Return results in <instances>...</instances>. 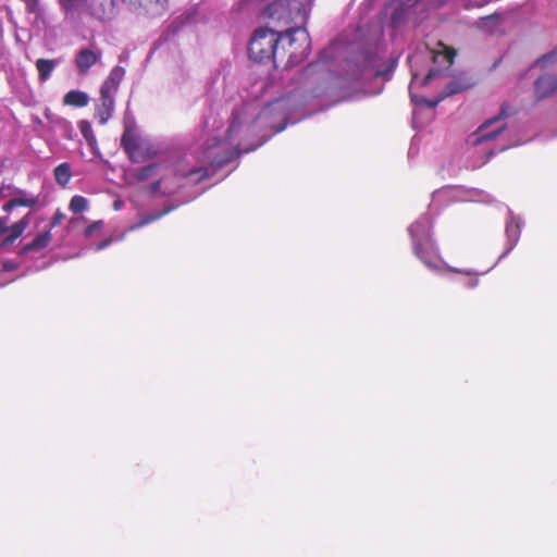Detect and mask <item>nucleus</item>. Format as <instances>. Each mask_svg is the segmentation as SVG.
Wrapping results in <instances>:
<instances>
[{"mask_svg": "<svg viewBox=\"0 0 557 557\" xmlns=\"http://www.w3.org/2000/svg\"><path fill=\"white\" fill-rule=\"evenodd\" d=\"M114 110V98L101 97L96 107V119L100 124H106L112 116Z\"/></svg>", "mask_w": 557, "mask_h": 557, "instance_id": "15", "label": "nucleus"}, {"mask_svg": "<svg viewBox=\"0 0 557 557\" xmlns=\"http://www.w3.org/2000/svg\"><path fill=\"white\" fill-rule=\"evenodd\" d=\"M557 61V50H554L542 58H540L536 63L534 64V67H545L548 64H553Z\"/></svg>", "mask_w": 557, "mask_h": 557, "instance_id": "29", "label": "nucleus"}, {"mask_svg": "<svg viewBox=\"0 0 557 557\" xmlns=\"http://www.w3.org/2000/svg\"><path fill=\"white\" fill-rule=\"evenodd\" d=\"M496 21H497V18L494 16H485L480 20L479 27L482 29H487L488 26L495 24Z\"/></svg>", "mask_w": 557, "mask_h": 557, "instance_id": "32", "label": "nucleus"}, {"mask_svg": "<svg viewBox=\"0 0 557 557\" xmlns=\"http://www.w3.org/2000/svg\"><path fill=\"white\" fill-rule=\"evenodd\" d=\"M23 2L25 3L26 9L29 13L39 14V12H40L39 0H23Z\"/></svg>", "mask_w": 557, "mask_h": 557, "instance_id": "31", "label": "nucleus"}, {"mask_svg": "<svg viewBox=\"0 0 557 557\" xmlns=\"http://www.w3.org/2000/svg\"><path fill=\"white\" fill-rule=\"evenodd\" d=\"M171 210H173L172 207H169L166 208L165 210L163 211H159L157 213H151V214H148L147 216H145L141 221L137 222L136 224L132 225L129 227V231H134L136 228H139L141 226H145L158 219H160L161 216H163L164 214L169 213Z\"/></svg>", "mask_w": 557, "mask_h": 557, "instance_id": "25", "label": "nucleus"}, {"mask_svg": "<svg viewBox=\"0 0 557 557\" xmlns=\"http://www.w3.org/2000/svg\"><path fill=\"white\" fill-rule=\"evenodd\" d=\"M289 102V97H284L270 102L258 114L256 122L271 128H275V133L285 129L287 124L286 104Z\"/></svg>", "mask_w": 557, "mask_h": 557, "instance_id": "9", "label": "nucleus"}, {"mask_svg": "<svg viewBox=\"0 0 557 557\" xmlns=\"http://www.w3.org/2000/svg\"><path fill=\"white\" fill-rule=\"evenodd\" d=\"M61 63L59 59H38L36 61V69L38 71V78L41 83L48 81L54 69Z\"/></svg>", "mask_w": 557, "mask_h": 557, "instance_id": "16", "label": "nucleus"}, {"mask_svg": "<svg viewBox=\"0 0 557 557\" xmlns=\"http://www.w3.org/2000/svg\"><path fill=\"white\" fill-rule=\"evenodd\" d=\"M382 51L379 46L374 51L366 50L358 57V62L351 64V79H361L368 76H382L385 71L382 69Z\"/></svg>", "mask_w": 557, "mask_h": 557, "instance_id": "8", "label": "nucleus"}, {"mask_svg": "<svg viewBox=\"0 0 557 557\" xmlns=\"http://www.w3.org/2000/svg\"><path fill=\"white\" fill-rule=\"evenodd\" d=\"M122 206H123V202H122L121 200H115V201L113 202V208H114V210H116V211H117V210H120V209L122 208Z\"/></svg>", "mask_w": 557, "mask_h": 557, "instance_id": "44", "label": "nucleus"}, {"mask_svg": "<svg viewBox=\"0 0 557 557\" xmlns=\"http://www.w3.org/2000/svg\"><path fill=\"white\" fill-rule=\"evenodd\" d=\"M30 215L32 213H27L23 219H21L18 222H16L10 228L7 230L9 231V235L5 238L8 243H13L23 234V232L30 222Z\"/></svg>", "mask_w": 557, "mask_h": 557, "instance_id": "22", "label": "nucleus"}, {"mask_svg": "<svg viewBox=\"0 0 557 557\" xmlns=\"http://www.w3.org/2000/svg\"><path fill=\"white\" fill-rule=\"evenodd\" d=\"M460 89L461 88L456 83H450L447 86V91H446L445 96H449V95L456 94V92L460 91Z\"/></svg>", "mask_w": 557, "mask_h": 557, "instance_id": "36", "label": "nucleus"}, {"mask_svg": "<svg viewBox=\"0 0 557 557\" xmlns=\"http://www.w3.org/2000/svg\"><path fill=\"white\" fill-rule=\"evenodd\" d=\"M7 222H8L7 218H0V235L4 234L7 232V230H8Z\"/></svg>", "mask_w": 557, "mask_h": 557, "instance_id": "39", "label": "nucleus"}, {"mask_svg": "<svg viewBox=\"0 0 557 557\" xmlns=\"http://www.w3.org/2000/svg\"><path fill=\"white\" fill-rule=\"evenodd\" d=\"M111 243H112V239L107 238V239L100 242L99 244H97L95 247V250H97V251L102 250V249L107 248Z\"/></svg>", "mask_w": 557, "mask_h": 557, "instance_id": "37", "label": "nucleus"}, {"mask_svg": "<svg viewBox=\"0 0 557 557\" xmlns=\"http://www.w3.org/2000/svg\"><path fill=\"white\" fill-rule=\"evenodd\" d=\"M65 219V214L63 212H61L60 210H58L52 220H51V223H50V230L59 224H61L63 222V220Z\"/></svg>", "mask_w": 557, "mask_h": 557, "instance_id": "33", "label": "nucleus"}, {"mask_svg": "<svg viewBox=\"0 0 557 557\" xmlns=\"http://www.w3.org/2000/svg\"><path fill=\"white\" fill-rule=\"evenodd\" d=\"M161 181H157L151 185V193H157L160 190Z\"/></svg>", "mask_w": 557, "mask_h": 557, "instance_id": "42", "label": "nucleus"}, {"mask_svg": "<svg viewBox=\"0 0 557 557\" xmlns=\"http://www.w3.org/2000/svg\"><path fill=\"white\" fill-rule=\"evenodd\" d=\"M438 46L442 48L441 51L429 50V54L433 59L434 63H438L441 65L445 64L446 69H448L453 64L456 52L443 44H438Z\"/></svg>", "mask_w": 557, "mask_h": 557, "instance_id": "18", "label": "nucleus"}, {"mask_svg": "<svg viewBox=\"0 0 557 557\" xmlns=\"http://www.w3.org/2000/svg\"><path fill=\"white\" fill-rule=\"evenodd\" d=\"M432 220L429 214H422L409 228L412 250L414 256L431 271L442 273L449 271L454 273L466 274L470 276L479 273L472 270H461L449 267L440 256L438 247L432 236Z\"/></svg>", "mask_w": 557, "mask_h": 557, "instance_id": "6", "label": "nucleus"}, {"mask_svg": "<svg viewBox=\"0 0 557 557\" xmlns=\"http://www.w3.org/2000/svg\"><path fill=\"white\" fill-rule=\"evenodd\" d=\"M454 200L488 202V195L478 189L460 190L447 186L433 193L430 207H435L438 202Z\"/></svg>", "mask_w": 557, "mask_h": 557, "instance_id": "10", "label": "nucleus"}, {"mask_svg": "<svg viewBox=\"0 0 557 557\" xmlns=\"http://www.w3.org/2000/svg\"><path fill=\"white\" fill-rule=\"evenodd\" d=\"M556 89L557 77L554 75H543L534 84L535 96L539 100L548 97Z\"/></svg>", "mask_w": 557, "mask_h": 557, "instance_id": "14", "label": "nucleus"}, {"mask_svg": "<svg viewBox=\"0 0 557 557\" xmlns=\"http://www.w3.org/2000/svg\"><path fill=\"white\" fill-rule=\"evenodd\" d=\"M54 177L59 185L65 186L71 180V166L69 163H61L54 169Z\"/></svg>", "mask_w": 557, "mask_h": 557, "instance_id": "24", "label": "nucleus"}, {"mask_svg": "<svg viewBox=\"0 0 557 557\" xmlns=\"http://www.w3.org/2000/svg\"><path fill=\"white\" fill-rule=\"evenodd\" d=\"M122 146L133 162H144L153 158L158 150L153 143L139 135L135 128L126 127L122 136Z\"/></svg>", "mask_w": 557, "mask_h": 557, "instance_id": "7", "label": "nucleus"}, {"mask_svg": "<svg viewBox=\"0 0 557 557\" xmlns=\"http://www.w3.org/2000/svg\"><path fill=\"white\" fill-rule=\"evenodd\" d=\"M131 11L151 17L162 15L168 9V0H122ZM65 18L78 22L83 14L98 21H111L117 13L119 0H59Z\"/></svg>", "mask_w": 557, "mask_h": 557, "instance_id": "3", "label": "nucleus"}, {"mask_svg": "<svg viewBox=\"0 0 557 557\" xmlns=\"http://www.w3.org/2000/svg\"><path fill=\"white\" fill-rule=\"evenodd\" d=\"M117 87V85L109 83V81L106 79L100 88V96H109L110 98H114V94L116 92Z\"/></svg>", "mask_w": 557, "mask_h": 557, "instance_id": "30", "label": "nucleus"}, {"mask_svg": "<svg viewBox=\"0 0 557 557\" xmlns=\"http://www.w3.org/2000/svg\"><path fill=\"white\" fill-rule=\"evenodd\" d=\"M479 284V280L475 278V277H472L470 278L467 283H466V286L469 287V288H474L476 287Z\"/></svg>", "mask_w": 557, "mask_h": 557, "instance_id": "40", "label": "nucleus"}, {"mask_svg": "<svg viewBox=\"0 0 557 557\" xmlns=\"http://www.w3.org/2000/svg\"><path fill=\"white\" fill-rule=\"evenodd\" d=\"M286 29L278 30L272 28H258L253 32L249 45L248 53L251 60L256 62H273L282 51H285L286 45L290 48L287 65L294 66L301 63L310 52V37L302 25H288Z\"/></svg>", "mask_w": 557, "mask_h": 557, "instance_id": "2", "label": "nucleus"}, {"mask_svg": "<svg viewBox=\"0 0 557 557\" xmlns=\"http://www.w3.org/2000/svg\"><path fill=\"white\" fill-rule=\"evenodd\" d=\"M102 226H103L102 221L94 222L86 228L85 233L87 236H91L95 232H99L102 228Z\"/></svg>", "mask_w": 557, "mask_h": 557, "instance_id": "34", "label": "nucleus"}, {"mask_svg": "<svg viewBox=\"0 0 557 557\" xmlns=\"http://www.w3.org/2000/svg\"><path fill=\"white\" fill-rule=\"evenodd\" d=\"M163 171H164V166L162 164L150 163V164H147V165L136 170L132 174L134 175V177L137 181L144 182V181H147L149 178H152L154 176L162 174Z\"/></svg>", "mask_w": 557, "mask_h": 557, "instance_id": "19", "label": "nucleus"}, {"mask_svg": "<svg viewBox=\"0 0 557 557\" xmlns=\"http://www.w3.org/2000/svg\"><path fill=\"white\" fill-rule=\"evenodd\" d=\"M313 0H240L238 11H251L261 14L277 28L292 24L304 25Z\"/></svg>", "mask_w": 557, "mask_h": 557, "instance_id": "5", "label": "nucleus"}, {"mask_svg": "<svg viewBox=\"0 0 557 557\" xmlns=\"http://www.w3.org/2000/svg\"><path fill=\"white\" fill-rule=\"evenodd\" d=\"M51 239L50 228L38 234L26 247V250H40L48 246Z\"/></svg>", "mask_w": 557, "mask_h": 557, "instance_id": "23", "label": "nucleus"}, {"mask_svg": "<svg viewBox=\"0 0 557 557\" xmlns=\"http://www.w3.org/2000/svg\"><path fill=\"white\" fill-rule=\"evenodd\" d=\"M10 195L17 207L33 208L39 203V196H34L23 189L13 188V191Z\"/></svg>", "mask_w": 557, "mask_h": 557, "instance_id": "17", "label": "nucleus"}, {"mask_svg": "<svg viewBox=\"0 0 557 557\" xmlns=\"http://www.w3.org/2000/svg\"><path fill=\"white\" fill-rule=\"evenodd\" d=\"M60 124L64 129L65 136L71 138V135L73 133V128H72L71 124L65 120H60Z\"/></svg>", "mask_w": 557, "mask_h": 557, "instance_id": "35", "label": "nucleus"}, {"mask_svg": "<svg viewBox=\"0 0 557 557\" xmlns=\"http://www.w3.org/2000/svg\"><path fill=\"white\" fill-rule=\"evenodd\" d=\"M523 220L521 216L516 215L511 210L508 209V216L506 219L505 234H506V249L503 255L498 258V261L507 256L518 244Z\"/></svg>", "mask_w": 557, "mask_h": 557, "instance_id": "12", "label": "nucleus"}, {"mask_svg": "<svg viewBox=\"0 0 557 557\" xmlns=\"http://www.w3.org/2000/svg\"><path fill=\"white\" fill-rule=\"evenodd\" d=\"M417 58H418V55H412V57H410L409 60H410L411 63H413V62H416Z\"/></svg>", "mask_w": 557, "mask_h": 557, "instance_id": "45", "label": "nucleus"}, {"mask_svg": "<svg viewBox=\"0 0 557 557\" xmlns=\"http://www.w3.org/2000/svg\"><path fill=\"white\" fill-rule=\"evenodd\" d=\"M505 108L498 115L485 121L474 133L467 138V145L475 148V153L484 157V164L496 152L521 145L525 140L518 136L516 127L503 121Z\"/></svg>", "mask_w": 557, "mask_h": 557, "instance_id": "4", "label": "nucleus"}, {"mask_svg": "<svg viewBox=\"0 0 557 557\" xmlns=\"http://www.w3.org/2000/svg\"><path fill=\"white\" fill-rule=\"evenodd\" d=\"M202 11H203L202 8L199 5L196 8H193L191 10H189V11L185 12L184 14L180 15L178 17H176L175 21L173 22V24H178L176 26V28H178L180 26H183V25L200 23L203 21Z\"/></svg>", "mask_w": 557, "mask_h": 557, "instance_id": "20", "label": "nucleus"}, {"mask_svg": "<svg viewBox=\"0 0 557 557\" xmlns=\"http://www.w3.org/2000/svg\"><path fill=\"white\" fill-rule=\"evenodd\" d=\"M205 127L207 129H209L211 127L213 133L219 129V126H215V120L212 122V124H210V121L207 120L206 123H205Z\"/></svg>", "mask_w": 557, "mask_h": 557, "instance_id": "41", "label": "nucleus"}, {"mask_svg": "<svg viewBox=\"0 0 557 557\" xmlns=\"http://www.w3.org/2000/svg\"><path fill=\"white\" fill-rule=\"evenodd\" d=\"M102 57V52L97 47H86L82 48L77 51L75 57V65L78 70V73L85 75L88 71L100 62Z\"/></svg>", "mask_w": 557, "mask_h": 557, "instance_id": "13", "label": "nucleus"}, {"mask_svg": "<svg viewBox=\"0 0 557 557\" xmlns=\"http://www.w3.org/2000/svg\"><path fill=\"white\" fill-rule=\"evenodd\" d=\"M89 96L85 91L70 90L63 98V103L66 106L83 108L89 103Z\"/></svg>", "mask_w": 557, "mask_h": 557, "instance_id": "21", "label": "nucleus"}, {"mask_svg": "<svg viewBox=\"0 0 557 557\" xmlns=\"http://www.w3.org/2000/svg\"><path fill=\"white\" fill-rule=\"evenodd\" d=\"M382 33H383V27H382V25H381V24H379L377 26H375L374 35H375L376 37H380V36L382 35Z\"/></svg>", "mask_w": 557, "mask_h": 557, "instance_id": "43", "label": "nucleus"}, {"mask_svg": "<svg viewBox=\"0 0 557 557\" xmlns=\"http://www.w3.org/2000/svg\"><path fill=\"white\" fill-rule=\"evenodd\" d=\"M245 114L246 108L234 111L224 138L214 134L211 139L196 144L175 162L174 174L197 183L237 158L239 150L236 139L244 124Z\"/></svg>", "mask_w": 557, "mask_h": 557, "instance_id": "1", "label": "nucleus"}, {"mask_svg": "<svg viewBox=\"0 0 557 557\" xmlns=\"http://www.w3.org/2000/svg\"><path fill=\"white\" fill-rule=\"evenodd\" d=\"M125 75V69L122 67V66H114L109 76L107 77V81H109V83H112V84H115V85H120L121 81L123 79Z\"/></svg>", "mask_w": 557, "mask_h": 557, "instance_id": "28", "label": "nucleus"}, {"mask_svg": "<svg viewBox=\"0 0 557 557\" xmlns=\"http://www.w3.org/2000/svg\"><path fill=\"white\" fill-rule=\"evenodd\" d=\"M78 128H79L83 137L86 139V141L90 146L96 145V137L94 135L91 124L88 121H85V120L81 121L78 123Z\"/></svg>", "mask_w": 557, "mask_h": 557, "instance_id": "26", "label": "nucleus"}, {"mask_svg": "<svg viewBox=\"0 0 557 557\" xmlns=\"http://www.w3.org/2000/svg\"><path fill=\"white\" fill-rule=\"evenodd\" d=\"M69 208L74 213H81L88 208V200L83 196L76 195L71 199Z\"/></svg>", "mask_w": 557, "mask_h": 557, "instance_id": "27", "label": "nucleus"}, {"mask_svg": "<svg viewBox=\"0 0 557 557\" xmlns=\"http://www.w3.org/2000/svg\"><path fill=\"white\" fill-rule=\"evenodd\" d=\"M14 202H15L14 199L11 197V199L3 205L2 209L5 212L11 211L13 208L17 207L16 203H14Z\"/></svg>", "mask_w": 557, "mask_h": 557, "instance_id": "38", "label": "nucleus"}, {"mask_svg": "<svg viewBox=\"0 0 557 557\" xmlns=\"http://www.w3.org/2000/svg\"><path fill=\"white\" fill-rule=\"evenodd\" d=\"M411 69H413V65H411ZM440 69H431L429 73L425 76H421L420 73L412 70V78L411 83L409 85V92L411 97V101L416 104H425L428 108L433 109L437 106L438 101H432L428 100L423 97L419 98L414 92L413 89L418 86H424L428 85L433 78L437 77L441 74Z\"/></svg>", "mask_w": 557, "mask_h": 557, "instance_id": "11", "label": "nucleus"}]
</instances>
